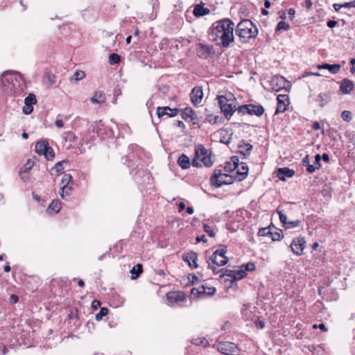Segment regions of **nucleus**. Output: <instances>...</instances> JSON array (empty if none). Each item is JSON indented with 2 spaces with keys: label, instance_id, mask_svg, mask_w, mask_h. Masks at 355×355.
Wrapping results in <instances>:
<instances>
[{
  "label": "nucleus",
  "instance_id": "f257e3e1",
  "mask_svg": "<svg viewBox=\"0 0 355 355\" xmlns=\"http://www.w3.org/2000/svg\"><path fill=\"white\" fill-rule=\"evenodd\" d=\"M234 23L228 18L219 20L213 24L209 39L220 46L228 47L234 42Z\"/></svg>",
  "mask_w": 355,
  "mask_h": 355
},
{
  "label": "nucleus",
  "instance_id": "f03ea898",
  "mask_svg": "<svg viewBox=\"0 0 355 355\" xmlns=\"http://www.w3.org/2000/svg\"><path fill=\"white\" fill-rule=\"evenodd\" d=\"M2 84L4 86L12 85L15 96L20 95L26 88V80L24 75L15 70H7L3 72L0 76Z\"/></svg>",
  "mask_w": 355,
  "mask_h": 355
},
{
  "label": "nucleus",
  "instance_id": "7ed1b4c3",
  "mask_svg": "<svg viewBox=\"0 0 355 355\" xmlns=\"http://www.w3.org/2000/svg\"><path fill=\"white\" fill-rule=\"evenodd\" d=\"M235 33L241 43H246L250 39L257 37L258 29L250 19H244L237 24Z\"/></svg>",
  "mask_w": 355,
  "mask_h": 355
},
{
  "label": "nucleus",
  "instance_id": "20e7f679",
  "mask_svg": "<svg viewBox=\"0 0 355 355\" xmlns=\"http://www.w3.org/2000/svg\"><path fill=\"white\" fill-rule=\"evenodd\" d=\"M218 104L225 117L230 119L236 110V99L231 92H225L223 95L217 96Z\"/></svg>",
  "mask_w": 355,
  "mask_h": 355
},
{
  "label": "nucleus",
  "instance_id": "39448f33",
  "mask_svg": "<svg viewBox=\"0 0 355 355\" xmlns=\"http://www.w3.org/2000/svg\"><path fill=\"white\" fill-rule=\"evenodd\" d=\"M235 180H237L235 175L223 173L220 169H215L210 177V183L216 188H219L223 185L231 184Z\"/></svg>",
  "mask_w": 355,
  "mask_h": 355
},
{
  "label": "nucleus",
  "instance_id": "423d86ee",
  "mask_svg": "<svg viewBox=\"0 0 355 355\" xmlns=\"http://www.w3.org/2000/svg\"><path fill=\"white\" fill-rule=\"evenodd\" d=\"M227 253V247L220 245L219 248L214 251L212 255L207 259L209 262L211 261L213 265L218 266H223L226 265L229 261L228 258L225 256Z\"/></svg>",
  "mask_w": 355,
  "mask_h": 355
},
{
  "label": "nucleus",
  "instance_id": "0eeeda50",
  "mask_svg": "<svg viewBox=\"0 0 355 355\" xmlns=\"http://www.w3.org/2000/svg\"><path fill=\"white\" fill-rule=\"evenodd\" d=\"M130 174L135 181L139 184L148 181L150 178V172L144 168L143 164H137L135 168L131 171Z\"/></svg>",
  "mask_w": 355,
  "mask_h": 355
},
{
  "label": "nucleus",
  "instance_id": "6e6552de",
  "mask_svg": "<svg viewBox=\"0 0 355 355\" xmlns=\"http://www.w3.org/2000/svg\"><path fill=\"white\" fill-rule=\"evenodd\" d=\"M195 154L197 158H200V161L203 163V165L206 167H210L214 164V158L211 156V153H208L207 150L205 147L199 144L195 148Z\"/></svg>",
  "mask_w": 355,
  "mask_h": 355
},
{
  "label": "nucleus",
  "instance_id": "1a4fd4ad",
  "mask_svg": "<svg viewBox=\"0 0 355 355\" xmlns=\"http://www.w3.org/2000/svg\"><path fill=\"white\" fill-rule=\"evenodd\" d=\"M271 89L274 91L279 92L282 89H287L291 87L290 83L282 76H275L270 81Z\"/></svg>",
  "mask_w": 355,
  "mask_h": 355
},
{
  "label": "nucleus",
  "instance_id": "9d476101",
  "mask_svg": "<svg viewBox=\"0 0 355 355\" xmlns=\"http://www.w3.org/2000/svg\"><path fill=\"white\" fill-rule=\"evenodd\" d=\"M290 248L293 253L297 256L302 254L306 248V241L303 236H298L293 239Z\"/></svg>",
  "mask_w": 355,
  "mask_h": 355
},
{
  "label": "nucleus",
  "instance_id": "9b49d317",
  "mask_svg": "<svg viewBox=\"0 0 355 355\" xmlns=\"http://www.w3.org/2000/svg\"><path fill=\"white\" fill-rule=\"evenodd\" d=\"M276 212L279 215L280 222L286 229H291L298 227L302 223L300 220H288L287 216L283 213V211L280 207H278L276 209Z\"/></svg>",
  "mask_w": 355,
  "mask_h": 355
},
{
  "label": "nucleus",
  "instance_id": "f8f14e48",
  "mask_svg": "<svg viewBox=\"0 0 355 355\" xmlns=\"http://www.w3.org/2000/svg\"><path fill=\"white\" fill-rule=\"evenodd\" d=\"M218 349L226 355H237L239 349L236 344L230 342L220 343Z\"/></svg>",
  "mask_w": 355,
  "mask_h": 355
},
{
  "label": "nucleus",
  "instance_id": "ddd939ff",
  "mask_svg": "<svg viewBox=\"0 0 355 355\" xmlns=\"http://www.w3.org/2000/svg\"><path fill=\"white\" fill-rule=\"evenodd\" d=\"M277 105L275 110V114L284 112L289 104V97L287 94H279L277 97Z\"/></svg>",
  "mask_w": 355,
  "mask_h": 355
},
{
  "label": "nucleus",
  "instance_id": "4468645a",
  "mask_svg": "<svg viewBox=\"0 0 355 355\" xmlns=\"http://www.w3.org/2000/svg\"><path fill=\"white\" fill-rule=\"evenodd\" d=\"M37 99L34 94L30 93L24 99V106L22 112L25 114H30L33 111V105L36 104Z\"/></svg>",
  "mask_w": 355,
  "mask_h": 355
},
{
  "label": "nucleus",
  "instance_id": "2eb2a0df",
  "mask_svg": "<svg viewBox=\"0 0 355 355\" xmlns=\"http://www.w3.org/2000/svg\"><path fill=\"white\" fill-rule=\"evenodd\" d=\"M198 253L193 251H189L185 252L182 255V260L188 263L191 268H198Z\"/></svg>",
  "mask_w": 355,
  "mask_h": 355
},
{
  "label": "nucleus",
  "instance_id": "dca6fc26",
  "mask_svg": "<svg viewBox=\"0 0 355 355\" xmlns=\"http://www.w3.org/2000/svg\"><path fill=\"white\" fill-rule=\"evenodd\" d=\"M190 98L194 105L200 103L203 98L202 88L199 86L194 87L190 94Z\"/></svg>",
  "mask_w": 355,
  "mask_h": 355
},
{
  "label": "nucleus",
  "instance_id": "f3484780",
  "mask_svg": "<svg viewBox=\"0 0 355 355\" xmlns=\"http://www.w3.org/2000/svg\"><path fill=\"white\" fill-rule=\"evenodd\" d=\"M238 153L242 155V158L245 159L250 156L253 146L250 143H246L244 140H241L238 145Z\"/></svg>",
  "mask_w": 355,
  "mask_h": 355
},
{
  "label": "nucleus",
  "instance_id": "a211bd4d",
  "mask_svg": "<svg viewBox=\"0 0 355 355\" xmlns=\"http://www.w3.org/2000/svg\"><path fill=\"white\" fill-rule=\"evenodd\" d=\"M295 173V171L288 167L278 168L277 170V176L282 181H285L286 178H292Z\"/></svg>",
  "mask_w": 355,
  "mask_h": 355
},
{
  "label": "nucleus",
  "instance_id": "6ab92c4d",
  "mask_svg": "<svg viewBox=\"0 0 355 355\" xmlns=\"http://www.w3.org/2000/svg\"><path fill=\"white\" fill-rule=\"evenodd\" d=\"M166 299L170 303L173 304L185 301L186 295L183 292H171L166 294Z\"/></svg>",
  "mask_w": 355,
  "mask_h": 355
},
{
  "label": "nucleus",
  "instance_id": "aec40b11",
  "mask_svg": "<svg viewBox=\"0 0 355 355\" xmlns=\"http://www.w3.org/2000/svg\"><path fill=\"white\" fill-rule=\"evenodd\" d=\"M236 170V175L235 177L238 181H243L247 178L249 168L245 162H241Z\"/></svg>",
  "mask_w": 355,
  "mask_h": 355
},
{
  "label": "nucleus",
  "instance_id": "412c9836",
  "mask_svg": "<svg viewBox=\"0 0 355 355\" xmlns=\"http://www.w3.org/2000/svg\"><path fill=\"white\" fill-rule=\"evenodd\" d=\"M354 83L349 79H343L340 84L339 92L342 94H349L354 89Z\"/></svg>",
  "mask_w": 355,
  "mask_h": 355
},
{
  "label": "nucleus",
  "instance_id": "4be33fe9",
  "mask_svg": "<svg viewBox=\"0 0 355 355\" xmlns=\"http://www.w3.org/2000/svg\"><path fill=\"white\" fill-rule=\"evenodd\" d=\"M205 3L200 2L198 4H196L194 6V9L193 11V15L196 17H203L210 13V10L207 8H205Z\"/></svg>",
  "mask_w": 355,
  "mask_h": 355
},
{
  "label": "nucleus",
  "instance_id": "5701e85b",
  "mask_svg": "<svg viewBox=\"0 0 355 355\" xmlns=\"http://www.w3.org/2000/svg\"><path fill=\"white\" fill-rule=\"evenodd\" d=\"M72 179V176L69 173H64L62 176L61 180V184L62 185L60 187V191H59V194L60 197L64 199V191L65 189H71V187H69V184Z\"/></svg>",
  "mask_w": 355,
  "mask_h": 355
},
{
  "label": "nucleus",
  "instance_id": "b1692460",
  "mask_svg": "<svg viewBox=\"0 0 355 355\" xmlns=\"http://www.w3.org/2000/svg\"><path fill=\"white\" fill-rule=\"evenodd\" d=\"M331 98L330 92H325L319 94L315 98V101L318 103L320 107H322L329 103Z\"/></svg>",
  "mask_w": 355,
  "mask_h": 355
},
{
  "label": "nucleus",
  "instance_id": "393cba45",
  "mask_svg": "<svg viewBox=\"0 0 355 355\" xmlns=\"http://www.w3.org/2000/svg\"><path fill=\"white\" fill-rule=\"evenodd\" d=\"M251 106L249 107V110L247 111L248 114L250 115H256L257 116H261L264 112V108L261 105H254L250 104Z\"/></svg>",
  "mask_w": 355,
  "mask_h": 355
},
{
  "label": "nucleus",
  "instance_id": "a878e982",
  "mask_svg": "<svg viewBox=\"0 0 355 355\" xmlns=\"http://www.w3.org/2000/svg\"><path fill=\"white\" fill-rule=\"evenodd\" d=\"M178 164L182 169H187L191 166L190 159L187 155L182 153L178 157Z\"/></svg>",
  "mask_w": 355,
  "mask_h": 355
},
{
  "label": "nucleus",
  "instance_id": "bb28decb",
  "mask_svg": "<svg viewBox=\"0 0 355 355\" xmlns=\"http://www.w3.org/2000/svg\"><path fill=\"white\" fill-rule=\"evenodd\" d=\"M43 83L47 87H51L56 83V76L49 71H46L44 75Z\"/></svg>",
  "mask_w": 355,
  "mask_h": 355
},
{
  "label": "nucleus",
  "instance_id": "cd10ccee",
  "mask_svg": "<svg viewBox=\"0 0 355 355\" xmlns=\"http://www.w3.org/2000/svg\"><path fill=\"white\" fill-rule=\"evenodd\" d=\"M168 110H170V107L164 106V107H158L156 110V114L159 119V122H160L161 119H168Z\"/></svg>",
  "mask_w": 355,
  "mask_h": 355
},
{
  "label": "nucleus",
  "instance_id": "c85d7f7f",
  "mask_svg": "<svg viewBox=\"0 0 355 355\" xmlns=\"http://www.w3.org/2000/svg\"><path fill=\"white\" fill-rule=\"evenodd\" d=\"M105 100H106L105 94L104 92H103L101 91L96 92L94 95L93 96V97L91 98L92 103H98V104L103 103L105 102Z\"/></svg>",
  "mask_w": 355,
  "mask_h": 355
},
{
  "label": "nucleus",
  "instance_id": "c756f323",
  "mask_svg": "<svg viewBox=\"0 0 355 355\" xmlns=\"http://www.w3.org/2000/svg\"><path fill=\"white\" fill-rule=\"evenodd\" d=\"M47 141H40L36 143L35 152L40 155H43L49 146Z\"/></svg>",
  "mask_w": 355,
  "mask_h": 355
},
{
  "label": "nucleus",
  "instance_id": "7c9ffc66",
  "mask_svg": "<svg viewBox=\"0 0 355 355\" xmlns=\"http://www.w3.org/2000/svg\"><path fill=\"white\" fill-rule=\"evenodd\" d=\"M143 272V266L141 263H137L130 270L132 279H137Z\"/></svg>",
  "mask_w": 355,
  "mask_h": 355
},
{
  "label": "nucleus",
  "instance_id": "2f4dec72",
  "mask_svg": "<svg viewBox=\"0 0 355 355\" xmlns=\"http://www.w3.org/2000/svg\"><path fill=\"white\" fill-rule=\"evenodd\" d=\"M68 162L67 160H62L58 162H57L55 166L52 168L51 172L53 171L55 172V175H58L60 174H62L64 173V167L63 164L67 163Z\"/></svg>",
  "mask_w": 355,
  "mask_h": 355
},
{
  "label": "nucleus",
  "instance_id": "473e14b6",
  "mask_svg": "<svg viewBox=\"0 0 355 355\" xmlns=\"http://www.w3.org/2000/svg\"><path fill=\"white\" fill-rule=\"evenodd\" d=\"M181 116L184 120H187L190 119L193 115H194L193 110L190 107H186L183 110H181Z\"/></svg>",
  "mask_w": 355,
  "mask_h": 355
},
{
  "label": "nucleus",
  "instance_id": "72a5a7b5",
  "mask_svg": "<svg viewBox=\"0 0 355 355\" xmlns=\"http://www.w3.org/2000/svg\"><path fill=\"white\" fill-rule=\"evenodd\" d=\"M121 60V56L116 53L110 54L108 62L110 65L119 64Z\"/></svg>",
  "mask_w": 355,
  "mask_h": 355
},
{
  "label": "nucleus",
  "instance_id": "f704fd0d",
  "mask_svg": "<svg viewBox=\"0 0 355 355\" xmlns=\"http://www.w3.org/2000/svg\"><path fill=\"white\" fill-rule=\"evenodd\" d=\"M268 236H270L272 241H278L284 237V235L282 234V230H279L278 231L272 232L270 228Z\"/></svg>",
  "mask_w": 355,
  "mask_h": 355
},
{
  "label": "nucleus",
  "instance_id": "c9c22d12",
  "mask_svg": "<svg viewBox=\"0 0 355 355\" xmlns=\"http://www.w3.org/2000/svg\"><path fill=\"white\" fill-rule=\"evenodd\" d=\"M61 209V203L58 200H53L49 205V209L58 213Z\"/></svg>",
  "mask_w": 355,
  "mask_h": 355
},
{
  "label": "nucleus",
  "instance_id": "e433bc0d",
  "mask_svg": "<svg viewBox=\"0 0 355 355\" xmlns=\"http://www.w3.org/2000/svg\"><path fill=\"white\" fill-rule=\"evenodd\" d=\"M206 287L205 286H201L200 288H193L191 291V295L198 297L200 295H203L206 293Z\"/></svg>",
  "mask_w": 355,
  "mask_h": 355
},
{
  "label": "nucleus",
  "instance_id": "4c0bfd02",
  "mask_svg": "<svg viewBox=\"0 0 355 355\" xmlns=\"http://www.w3.org/2000/svg\"><path fill=\"white\" fill-rule=\"evenodd\" d=\"M68 318H69V320H75V322H74L75 325H76V326L80 325L78 309L71 310L70 313L68 315Z\"/></svg>",
  "mask_w": 355,
  "mask_h": 355
},
{
  "label": "nucleus",
  "instance_id": "58836bf2",
  "mask_svg": "<svg viewBox=\"0 0 355 355\" xmlns=\"http://www.w3.org/2000/svg\"><path fill=\"white\" fill-rule=\"evenodd\" d=\"M234 277H233V281H237L243 279L246 277L247 273L245 272V270H234Z\"/></svg>",
  "mask_w": 355,
  "mask_h": 355
},
{
  "label": "nucleus",
  "instance_id": "ea45409f",
  "mask_svg": "<svg viewBox=\"0 0 355 355\" xmlns=\"http://www.w3.org/2000/svg\"><path fill=\"white\" fill-rule=\"evenodd\" d=\"M85 77V73L82 70H77L72 77L70 78L71 80L79 81Z\"/></svg>",
  "mask_w": 355,
  "mask_h": 355
},
{
  "label": "nucleus",
  "instance_id": "a19ab883",
  "mask_svg": "<svg viewBox=\"0 0 355 355\" xmlns=\"http://www.w3.org/2000/svg\"><path fill=\"white\" fill-rule=\"evenodd\" d=\"M47 160H53L55 157L54 151L51 147L48 146L45 153L43 154Z\"/></svg>",
  "mask_w": 355,
  "mask_h": 355
},
{
  "label": "nucleus",
  "instance_id": "79ce46f5",
  "mask_svg": "<svg viewBox=\"0 0 355 355\" xmlns=\"http://www.w3.org/2000/svg\"><path fill=\"white\" fill-rule=\"evenodd\" d=\"M290 25L288 23H286L284 21H280L278 22L275 31H279L281 30L288 31L290 29Z\"/></svg>",
  "mask_w": 355,
  "mask_h": 355
},
{
  "label": "nucleus",
  "instance_id": "37998d69",
  "mask_svg": "<svg viewBox=\"0 0 355 355\" xmlns=\"http://www.w3.org/2000/svg\"><path fill=\"white\" fill-rule=\"evenodd\" d=\"M108 313V309L106 307H101L100 311L96 314L95 318L97 321L102 320L103 317Z\"/></svg>",
  "mask_w": 355,
  "mask_h": 355
},
{
  "label": "nucleus",
  "instance_id": "c03bdc74",
  "mask_svg": "<svg viewBox=\"0 0 355 355\" xmlns=\"http://www.w3.org/2000/svg\"><path fill=\"white\" fill-rule=\"evenodd\" d=\"M134 158H135V155L132 153L128 155L125 157V162H124V164H127V166L128 168L134 167L135 165L133 162Z\"/></svg>",
  "mask_w": 355,
  "mask_h": 355
},
{
  "label": "nucleus",
  "instance_id": "a18cd8bd",
  "mask_svg": "<svg viewBox=\"0 0 355 355\" xmlns=\"http://www.w3.org/2000/svg\"><path fill=\"white\" fill-rule=\"evenodd\" d=\"M220 272H222V274L220 275V279L223 278L225 276H227L233 279L234 272V270L227 268H223L220 270Z\"/></svg>",
  "mask_w": 355,
  "mask_h": 355
},
{
  "label": "nucleus",
  "instance_id": "49530a36",
  "mask_svg": "<svg viewBox=\"0 0 355 355\" xmlns=\"http://www.w3.org/2000/svg\"><path fill=\"white\" fill-rule=\"evenodd\" d=\"M204 231L208 234L209 236L214 238L216 236V233L211 229V227L208 224L203 225Z\"/></svg>",
  "mask_w": 355,
  "mask_h": 355
},
{
  "label": "nucleus",
  "instance_id": "de8ad7c7",
  "mask_svg": "<svg viewBox=\"0 0 355 355\" xmlns=\"http://www.w3.org/2000/svg\"><path fill=\"white\" fill-rule=\"evenodd\" d=\"M251 106L250 104H247V105H243L241 106H239L236 110H237V112L238 114H248L247 111L249 110V107Z\"/></svg>",
  "mask_w": 355,
  "mask_h": 355
},
{
  "label": "nucleus",
  "instance_id": "09e8293b",
  "mask_svg": "<svg viewBox=\"0 0 355 355\" xmlns=\"http://www.w3.org/2000/svg\"><path fill=\"white\" fill-rule=\"evenodd\" d=\"M270 225L266 227L260 228L258 232V236H268L270 233Z\"/></svg>",
  "mask_w": 355,
  "mask_h": 355
},
{
  "label": "nucleus",
  "instance_id": "8fccbe9b",
  "mask_svg": "<svg viewBox=\"0 0 355 355\" xmlns=\"http://www.w3.org/2000/svg\"><path fill=\"white\" fill-rule=\"evenodd\" d=\"M254 325L259 329H263L265 327V322L262 317H259L257 320H255Z\"/></svg>",
  "mask_w": 355,
  "mask_h": 355
},
{
  "label": "nucleus",
  "instance_id": "3c124183",
  "mask_svg": "<svg viewBox=\"0 0 355 355\" xmlns=\"http://www.w3.org/2000/svg\"><path fill=\"white\" fill-rule=\"evenodd\" d=\"M243 267L245 268L244 270H245V272L247 271L252 272V271L255 270V269H256L255 265L253 262H248L245 264H243L241 266V268H243Z\"/></svg>",
  "mask_w": 355,
  "mask_h": 355
},
{
  "label": "nucleus",
  "instance_id": "603ef678",
  "mask_svg": "<svg viewBox=\"0 0 355 355\" xmlns=\"http://www.w3.org/2000/svg\"><path fill=\"white\" fill-rule=\"evenodd\" d=\"M341 117L342 119L345 121H350L352 119V113L350 111H348V110H344L343 111V112L341 113Z\"/></svg>",
  "mask_w": 355,
  "mask_h": 355
},
{
  "label": "nucleus",
  "instance_id": "864d4df0",
  "mask_svg": "<svg viewBox=\"0 0 355 355\" xmlns=\"http://www.w3.org/2000/svg\"><path fill=\"white\" fill-rule=\"evenodd\" d=\"M158 90L163 94L166 95L170 90V87L166 84H161L158 86Z\"/></svg>",
  "mask_w": 355,
  "mask_h": 355
},
{
  "label": "nucleus",
  "instance_id": "5fc2aeb1",
  "mask_svg": "<svg viewBox=\"0 0 355 355\" xmlns=\"http://www.w3.org/2000/svg\"><path fill=\"white\" fill-rule=\"evenodd\" d=\"M208 343V341L205 338H196L192 340V344L196 345H204L205 346Z\"/></svg>",
  "mask_w": 355,
  "mask_h": 355
},
{
  "label": "nucleus",
  "instance_id": "6e6d98bb",
  "mask_svg": "<svg viewBox=\"0 0 355 355\" xmlns=\"http://www.w3.org/2000/svg\"><path fill=\"white\" fill-rule=\"evenodd\" d=\"M237 168H236L234 164H232L230 162H227L225 163V165L224 166V169L226 172L231 173L236 170Z\"/></svg>",
  "mask_w": 355,
  "mask_h": 355
},
{
  "label": "nucleus",
  "instance_id": "4d7b16f0",
  "mask_svg": "<svg viewBox=\"0 0 355 355\" xmlns=\"http://www.w3.org/2000/svg\"><path fill=\"white\" fill-rule=\"evenodd\" d=\"M34 162L32 161L31 159H28L26 163L24 166V172H28L29 171L33 166Z\"/></svg>",
  "mask_w": 355,
  "mask_h": 355
},
{
  "label": "nucleus",
  "instance_id": "13d9d810",
  "mask_svg": "<svg viewBox=\"0 0 355 355\" xmlns=\"http://www.w3.org/2000/svg\"><path fill=\"white\" fill-rule=\"evenodd\" d=\"M219 119L218 116H214L213 114H209L207 116L206 120L210 123H217Z\"/></svg>",
  "mask_w": 355,
  "mask_h": 355
},
{
  "label": "nucleus",
  "instance_id": "bf43d9fd",
  "mask_svg": "<svg viewBox=\"0 0 355 355\" xmlns=\"http://www.w3.org/2000/svg\"><path fill=\"white\" fill-rule=\"evenodd\" d=\"M180 110L178 109V108H171L170 107V110H168V117H174V116H176L178 113L180 112Z\"/></svg>",
  "mask_w": 355,
  "mask_h": 355
},
{
  "label": "nucleus",
  "instance_id": "052dcab7",
  "mask_svg": "<svg viewBox=\"0 0 355 355\" xmlns=\"http://www.w3.org/2000/svg\"><path fill=\"white\" fill-rule=\"evenodd\" d=\"M189 119L191 120L193 125H199L200 124V120L199 117L197 116L196 112H194V115H193Z\"/></svg>",
  "mask_w": 355,
  "mask_h": 355
},
{
  "label": "nucleus",
  "instance_id": "680f3d73",
  "mask_svg": "<svg viewBox=\"0 0 355 355\" xmlns=\"http://www.w3.org/2000/svg\"><path fill=\"white\" fill-rule=\"evenodd\" d=\"M321 76L322 75L318 72H312V71H305L301 77H300V78H305L306 76Z\"/></svg>",
  "mask_w": 355,
  "mask_h": 355
},
{
  "label": "nucleus",
  "instance_id": "e2e57ef3",
  "mask_svg": "<svg viewBox=\"0 0 355 355\" xmlns=\"http://www.w3.org/2000/svg\"><path fill=\"white\" fill-rule=\"evenodd\" d=\"M320 160H321V156L319 154H317L315 156L314 165L315 166V168H317L318 169H319L321 167Z\"/></svg>",
  "mask_w": 355,
  "mask_h": 355
},
{
  "label": "nucleus",
  "instance_id": "0e129e2a",
  "mask_svg": "<svg viewBox=\"0 0 355 355\" xmlns=\"http://www.w3.org/2000/svg\"><path fill=\"white\" fill-rule=\"evenodd\" d=\"M207 263H208V268L211 269L214 274L216 275L220 272V270H218L216 266H214L213 264L211 265L208 259H207Z\"/></svg>",
  "mask_w": 355,
  "mask_h": 355
},
{
  "label": "nucleus",
  "instance_id": "69168bd1",
  "mask_svg": "<svg viewBox=\"0 0 355 355\" xmlns=\"http://www.w3.org/2000/svg\"><path fill=\"white\" fill-rule=\"evenodd\" d=\"M18 301H19V297L17 295L12 294L10 295V299H9V302L10 304H15Z\"/></svg>",
  "mask_w": 355,
  "mask_h": 355
},
{
  "label": "nucleus",
  "instance_id": "338daca9",
  "mask_svg": "<svg viewBox=\"0 0 355 355\" xmlns=\"http://www.w3.org/2000/svg\"><path fill=\"white\" fill-rule=\"evenodd\" d=\"M231 162L236 168L239 167V164H241L239 163V158L237 156H232L231 157Z\"/></svg>",
  "mask_w": 355,
  "mask_h": 355
},
{
  "label": "nucleus",
  "instance_id": "774afa93",
  "mask_svg": "<svg viewBox=\"0 0 355 355\" xmlns=\"http://www.w3.org/2000/svg\"><path fill=\"white\" fill-rule=\"evenodd\" d=\"M207 290H206V293H204L203 295H206L207 296H212L215 294L216 290L214 287H208L207 288Z\"/></svg>",
  "mask_w": 355,
  "mask_h": 355
}]
</instances>
